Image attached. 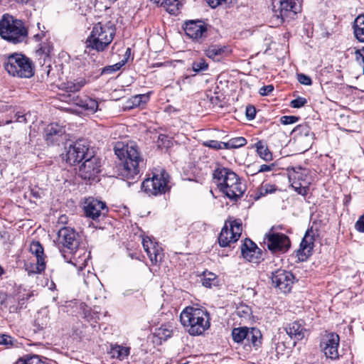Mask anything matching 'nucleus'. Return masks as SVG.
<instances>
[{"label": "nucleus", "mask_w": 364, "mask_h": 364, "mask_svg": "<svg viewBox=\"0 0 364 364\" xmlns=\"http://www.w3.org/2000/svg\"><path fill=\"white\" fill-rule=\"evenodd\" d=\"M114 149L115 154L121 161L118 166L119 175L124 179H134L139 175L144 161L138 146L134 141L127 144L118 141Z\"/></svg>", "instance_id": "nucleus-1"}, {"label": "nucleus", "mask_w": 364, "mask_h": 364, "mask_svg": "<svg viewBox=\"0 0 364 364\" xmlns=\"http://www.w3.org/2000/svg\"><path fill=\"white\" fill-rule=\"evenodd\" d=\"M116 34V26L112 21H100L95 23L85 41L89 50L102 52L111 44Z\"/></svg>", "instance_id": "nucleus-2"}, {"label": "nucleus", "mask_w": 364, "mask_h": 364, "mask_svg": "<svg viewBox=\"0 0 364 364\" xmlns=\"http://www.w3.org/2000/svg\"><path fill=\"white\" fill-rule=\"evenodd\" d=\"M180 321L191 336L202 335L210 326L209 314L193 306H187L181 311Z\"/></svg>", "instance_id": "nucleus-3"}, {"label": "nucleus", "mask_w": 364, "mask_h": 364, "mask_svg": "<svg viewBox=\"0 0 364 364\" xmlns=\"http://www.w3.org/2000/svg\"><path fill=\"white\" fill-rule=\"evenodd\" d=\"M4 66L9 75L19 78H31L34 75L35 68L32 60L21 53L9 55Z\"/></svg>", "instance_id": "nucleus-4"}, {"label": "nucleus", "mask_w": 364, "mask_h": 364, "mask_svg": "<svg viewBox=\"0 0 364 364\" xmlns=\"http://www.w3.org/2000/svg\"><path fill=\"white\" fill-rule=\"evenodd\" d=\"M0 36L16 44L24 40L27 36V30L22 21L4 14L0 19Z\"/></svg>", "instance_id": "nucleus-5"}, {"label": "nucleus", "mask_w": 364, "mask_h": 364, "mask_svg": "<svg viewBox=\"0 0 364 364\" xmlns=\"http://www.w3.org/2000/svg\"><path fill=\"white\" fill-rule=\"evenodd\" d=\"M287 172L291 187L298 194L306 196L311 183L310 171L301 166H295L288 168Z\"/></svg>", "instance_id": "nucleus-6"}, {"label": "nucleus", "mask_w": 364, "mask_h": 364, "mask_svg": "<svg viewBox=\"0 0 364 364\" xmlns=\"http://www.w3.org/2000/svg\"><path fill=\"white\" fill-rule=\"evenodd\" d=\"M301 11V0H281L278 9L274 6L272 18H276L278 24L289 22Z\"/></svg>", "instance_id": "nucleus-7"}, {"label": "nucleus", "mask_w": 364, "mask_h": 364, "mask_svg": "<svg viewBox=\"0 0 364 364\" xmlns=\"http://www.w3.org/2000/svg\"><path fill=\"white\" fill-rule=\"evenodd\" d=\"M242 231V220L240 219L229 218L227 220L218 237L220 246L225 247L237 242Z\"/></svg>", "instance_id": "nucleus-8"}, {"label": "nucleus", "mask_w": 364, "mask_h": 364, "mask_svg": "<svg viewBox=\"0 0 364 364\" xmlns=\"http://www.w3.org/2000/svg\"><path fill=\"white\" fill-rule=\"evenodd\" d=\"M169 176L164 171L160 173H154L151 178L145 179L142 184V190L149 196H157L164 193L168 189Z\"/></svg>", "instance_id": "nucleus-9"}, {"label": "nucleus", "mask_w": 364, "mask_h": 364, "mask_svg": "<svg viewBox=\"0 0 364 364\" xmlns=\"http://www.w3.org/2000/svg\"><path fill=\"white\" fill-rule=\"evenodd\" d=\"M63 159L71 166L85 160L92 153L85 139H79L67 148Z\"/></svg>", "instance_id": "nucleus-10"}, {"label": "nucleus", "mask_w": 364, "mask_h": 364, "mask_svg": "<svg viewBox=\"0 0 364 364\" xmlns=\"http://www.w3.org/2000/svg\"><path fill=\"white\" fill-rule=\"evenodd\" d=\"M264 242L273 253L287 252L291 246L289 237L284 233L274 232L273 228L265 234Z\"/></svg>", "instance_id": "nucleus-11"}, {"label": "nucleus", "mask_w": 364, "mask_h": 364, "mask_svg": "<svg viewBox=\"0 0 364 364\" xmlns=\"http://www.w3.org/2000/svg\"><path fill=\"white\" fill-rule=\"evenodd\" d=\"M58 241L59 244L68 249L70 252L77 255L78 257L81 255L80 252L84 251L78 249L80 242L79 234L70 227H63L58 230Z\"/></svg>", "instance_id": "nucleus-12"}, {"label": "nucleus", "mask_w": 364, "mask_h": 364, "mask_svg": "<svg viewBox=\"0 0 364 364\" xmlns=\"http://www.w3.org/2000/svg\"><path fill=\"white\" fill-rule=\"evenodd\" d=\"M101 159L91 153L80 166L79 176L85 180L95 181L101 171Z\"/></svg>", "instance_id": "nucleus-13"}, {"label": "nucleus", "mask_w": 364, "mask_h": 364, "mask_svg": "<svg viewBox=\"0 0 364 364\" xmlns=\"http://www.w3.org/2000/svg\"><path fill=\"white\" fill-rule=\"evenodd\" d=\"M84 214L95 221H100L105 218L108 213L106 203L94 198H87L83 205Z\"/></svg>", "instance_id": "nucleus-14"}, {"label": "nucleus", "mask_w": 364, "mask_h": 364, "mask_svg": "<svg viewBox=\"0 0 364 364\" xmlns=\"http://www.w3.org/2000/svg\"><path fill=\"white\" fill-rule=\"evenodd\" d=\"M29 250L36 257V264H26V270L28 274H40L46 269V261L43 247L38 241H32L30 244Z\"/></svg>", "instance_id": "nucleus-15"}, {"label": "nucleus", "mask_w": 364, "mask_h": 364, "mask_svg": "<svg viewBox=\"0 0 364 364\" xmlns=\"http://www.w3.org/2000/svg\"><path fill=\"white\" fill-rule=\"evenodd\" d=\"M220 191L230 199L236 200L245 193V185L242 183L240 178L235 172L230 173L229 180L227 181Z\"/></svg>", "instance_id": "nucleus-16"}, {"label": "nucleus", "mask_w": 364, "mask_h": 364, "mask_svg": "<svg viewBox=\"0 0 364 364\" xmlns=\"http://www.w3.org/2000/svg\"><path fill=\"white\" fill-rule=\"evenodd\" d=\"M339 342V336L336 333H329L323 337L320 343V347L326 358L332 360L338 358V348Z\"/></svg>", "instance_id": "nucleus-17"}, {"label": "nucleus", "mask_w": 364, "mask_h": 364, "mask_svg": "<svg viewBox=\"0 0 364 364\" xmlns=\"http://www.w3.org/2000/svg\"><path fill=\"white\" fill-rule=\"evenodd\" d=\"M294 279L291 272L283 269L276 271L272 277V283L284 294L290 292Z\"/></svg>", "instance_id": "nucleus-18"}, {"label": "nucleus", "mask_w": 364, "mask_h": 364, "mask_svg": "<svg viewBox=\"0 0 364 364\" xmlns=\"http://www.w3.org/2000/svg\"><path fill=\"white\" fill-rule=\"evenodd\" d=\"M65 128L58 124H50L44 130V138L48 144H59L65 139Z\"/></svg>", "instance_id": "nucleus-19"}, {"label": "nucleus", "mask_w": 364, "mask_h": 364, "mask_svg": "<svg viewBox=\"0 0 364 364\" xmlns=\"http://www.w3.org/2000/svg\"><path fill=\"white\" fill-rule=\"evenodd\" d=\"M243 258L250 262L258 263L262 257V250L249 238H246L240 247Z\"/></svg>", "instance_id": "nucleus-20"}, {"label": "nucleus", "mask_w": 364, "mask_h": 364, "mask_svg": "<svg viewBox=\"0 0 364 364\" xmlns=\"http://www.w3.org/2000/svg\"><path fill=\"white\" fill-rule=\"evenodd\" d=\"M183 29L187 36L196 41L205 38L207 33V26L201 21H189Z\"/></svg>", "instance_id": "nucleus-21"}, {"label": "nucleus", "mask_w": 364, "mask_h": 364, "mask_svg": "<svg viewBox=\"0 0 364 364\" xmlns=\"http://www.w3.org/2000/svg\"><path fill=\"white\" fill-rule=\"evenodd\" d=\"M142 245L152 264H156L161 260L163 257L162 248L156 242L146 237L142 239Z\"/></svg>", "instance_id": "nucleus-22"}, {"label": "nucleus", "mask_w": 364, "mask_h": 364, "mask_svg": "<svg viewBox=\"0 0 364 364\" xmlns=\"http://www.w3.org/2000/svg\"><path fill=\"white\" fill-rule=\"evenodd\" d=\"M68 99L66 100L67 102H72L79 106L88 114H94L98 109V102L95 99L87 96L83 97H80L76 95L72 96L70 94L68 95Z\"/></svg>", "instance_id": "nucleus-23"}, {"label": "nucleus", "mask_w": 364, "mask_h": 364, "mask_svg": "<svg viewBox=\"0 0 364 364\" xmlns=\"http://www.w3.org/2000/svg\"><path fill=\"white\" fill-rule=\"evenodd\" d=\"M52 50V47L48 43H42L40 47L36 50V55L38 57V63L43 68V70L49 77L51 65L50 54Z\"/></svg>", "instance_id": "nucleus-24"}, {"label": "nucleus", "mask_w": 364, "mask_h": 364, "mask_svg": "<svg viewBox=\"0 0 364 364\" xmlns=\"http://www.w3.org/2000/svg\"><path fill=\"white\" fill-rule=\"evenodd\" d=\"M287 333L296 341H301L309 334L303 320L295 321L285 328Z\"/></svg>", "instance_id": "nucleus-25"}, {"label": "nucleus", "mask_w": 364, "mask_h": 364, "mask_svg": "<svg viewBox=\"0 0 364 364\" xmlns=\"http://www.w3.org/2000/svg\"><path fill=\"white\" fill-rule=\"evenodd\" d=\"M312 234V228L308 229L301 242L300 247L297 251V254L301 260L307 258L313 250L314 238Z\"/></svg>", "instance_id": "nucleus-26"}, {"label": "nucleus", "mask_w": 364, "mask_h": 364, "mask_svg": "<svg viewBox=\"0 0 364 364\" xmlns=\"http://www.w3.org/2000/svg\"><path fill=\"white\" fill-rule=\"evenodd\" d=\"M233 172L231 169L219 165L214 169L213 171V180L220 191L222 190L227 181L229 180L230 173Z\"/></svg>", "instance_id": "nucleus-27"}, {"label": "nucleus", "mask_w": 364, "mask_h": 364, "mask_svg": "<svg viewBox=\"0 0 364 364\" xmlns=\"http://www.w3.org/2000/svg\"><path fill=\"white\" fill-rule=\"evenodd\" d=\"M130 347L124 346L117 343H110L107 353L112 358L124 360L130 353Z\"/></svg>", "instance_id": "nucleus-28"}, {"label": "nucleus", "mask_w": 364, "mask_h": 364, "mask_svg": "<svg viewBox=\"0 0 364 364\" xmlns=\"http://www.w3.org/2000/svg\"><path fill=\"white\" fill-rule=\"evenodd\" d=\"M252 148L256 149L258 156L265 161H270L273 159L272 154L264 141H258L252 145Z\"/></svg>", "instance_id": "nucleus-29"}, {"label": "nucleus", "mask_w": 364, "mask_h": 364, "mask_svg": "<svg viewBox=\"0 0 364 364\" xmlns=\"http://www.w3.org/2000/svg\"><path fill=\"white\" fill-rule=\"evenodd\" d=\"M246 343L251 344L254 347H258L262 343V333L257 328H247Z\"/></svg>", "instance_id": "nucleus-30"}, {"label": "nucleus", "mask_w": 364, "mask_h": 364, "mask_svg": "<svg viewBox=\"0 0 364 364\" xmlns=\"http://www.w3.org/2000/svg\"><path fill=\"white\" fill-rule=\"evenodd\" d=\"M353 28L355 38L359 42L364 43V15L357 16L354 21Z\"/></svg>", "instance_id": "nucleus-31"}, {"label": "nucleus", "mask_w": 364, "mask_h": 364, "mask_svg": "<svg viewBox=\"0 0 364 364\" xmlns=\"http://www.w3.org/2000/svg\"><path fill=\"white\" fill-rule=\"evenodd\" d=\"M225 47L219 45L209 46L204 51L205 55L215 61H220L225 52Z\"/></svg>", "instance_id": "nucleus-32"}, {"label": "nucleus", "mask_w": 364, "mask_h": 364, "mask_svg": "<svg viewBox=\"0 0 364 364\" xmlns=\"http://www.w3.org/2000/svg\"><path fill=\"white\" fill-rule=\"evenodd\" d=\"M86 83L87 81L85 78H79L75 81H70L62 84L61 89L65 90L66 92H71L75 94V92H78L83 86H85ZM71 95L73 96L75 95Z\"/></svg>", "instance_id": "nucleus-33"}, {"label": "nucleus", "mask_w": 364, "mask_h": 364, "mask_svg": "<svg viewBox=\"0 0 364 364\" xmlns=\"http://www.w3.org/2000/svg\"><path fill=\"white\" fill-rule=\"evenodd\" d=\"M293 133L300 137H306L311 141L313 140L314 137V132H311L310 127L307 124H303L296 126L294 129Z\"/></svg>", "instance_id": "nucleus-34"}, {"label": "nucleus", "mask_w": 364, "mask_h": 364, "mask_svg": "<svg viewBox=\"0 0 364 364\" xmlns=\"http://www.w3.org/2000/svg\"><path fill=\"white\" fill-rule=\"evenodd\" d=\"M247 327L235 328L232 331V337L235 342L242 343L247 336Z\"/></svg>", "instance_id": "nucleus-35"}, {"label": "nucleus", "mask_w": 364, "mask_h": 364, "mask_svg": "<svg viewBox=\"0 0 364 364\" xmlns=\"http://www.w3.org/2000/svg\"><path fill=\"white\" fill-rule=\"evenodd\" d=\"M247 140L242 136H238L230 139L228 141L224 143L225 149H237L245 146Z\"/></svg>", "instance_id": "nucleus-36"}, {"label": "nucleus", "mask_w": 364, "mask_h": 364, "mask_svg": "<svg viewBox=\"0 0 364 364\" xmlns=\"http://www.w3.org/2000/svg\"><path fill=\"white\" fill-rule=\"evenodd\" d=\"M218 279L215 274L210 272H204L202 284L208 288H211L217 285Z\"/></svg>", "instance_id": "nucleus-37"}, {"label": "nucleus", "mask_w": 364, "mask_h": 364, "mask_svg": "<svg viewBox=\"0 0 364 364\" xmlns=\"http://www.w3.org/2000/svg\"><path fill=\"white\" fill-rule=\"evenodd\" d=\"M16 364H47L40 356L37 355H26L24 358H19Z\"/></svg>", "instance_id": "nucleus-38"}, {"label": "nucleus", "mask_w": 364, "mask_h": 364, "mask_svg": "<svg viewBox=\"0 0 364 364\" xmlns=\"http://www.w3.org/2000/svg\"><path fill=\"white\" fill-rule=\"evenodd\" d=\"M208 67V63L204 58H200L192 63V70L197 73L207 71Z\"/></svg>", "instance_id": "nucleus-39"}, {"label": "nucleus", "mask_w": 364, "mask_h": 364, "mask_svg": "<svg viewBox=\"0 0 364 364\" xmlns=\"http://www.w3.org/2000/svg\"><path fill=\"white\" fill-rule=\"evenodd\" d=\"M126 63V60H122L120 62L115 63L112 65H108L102 69V71L100 73L101 75L102 74H107V73H113L114 72L118 71L120 70V68L124 65Z\"/></svg>", "instance_id": "nucleus-40"}, {"label": "nucleus", "mask_w": 364, "mask_h": 364, "mask_svg": "<svg viewBox=\"0 0 364 364\" xmlns=\"http://www.w3.org/2000/svg\"><path fill=\"white\" fill-rule=\"evenodd\" d=\"M92 55H87V57L85 58V60L87 63L88 67L87 68L86 63H83V66L85 67V70H90L91 73H95L98 70L99 64L95 62V60H92V63H90V60L92 59Z\"/></svg>", "instance_id": "nucleus-41"}, {"label": "nucleus", "mask_w": 364, "mask_h": 364, "mask_svg": "<svg viewBox=\"0 0 364 364\" xmlns=\"http://www.w3.org/2000/svg\"><path fill=\"white\" fill-rule=\"evenodd\" d=\"M36 323L41 328H44L47 326V311L41 310L38 313V316L36 318Z\"/></svg>", "instance_id": "nucleus-42"}, {"label": "nucleus", "mask_w": 364, "mask_h": 364, "mask_svg": "<svg viewBox=\"0 0 364 364\" xmlns=\"http://www.w3.org/2000/svg\"><path fill=\"white\" fill-rule=\"evenodd\" d=\"M355 58L356 62L363 66V73L364 74V47L355 51Z\"/></svg>", "instance_id": "nucleus-43"}, {"label": "nucleus", "mask_w": 364, "mask_h": 364, "mask_svg": "<svg viewBox=\"0 0 364 364\" xmlns=\"http://www.w3.org/2000/svg\"><path fill=\"white\" fill-rule=\"evenodd\" d=\"M149 95H138L133 98V105L134 106H140L141 104H146L149 100Z\"/></svg>", "instance_id": "nucleus-44"}, {"label": "nucleus", "mask_w": 364, "mask_h": 364, "mask_svg": "<svg viewBox=\"0 0 364 364\" xmlns=\"http://www.w3.org/2000/svg\"><path fill=\"white\" fill-rule=\"evenodd\" d=\"M276 191V186L273 184H262L260 188V194L264 196L267 193H272Z\"/></svg>", "instance_id": "nucleus-45"}, {"label": "nucleus", "mask_w": 364, "mask_h": 364, "mask_svg": "<svg viewBox=\"0 0 364 364\" xmlns=\"http://www.w3.org/2000/svg\"><path fill=\"white\" fill-rule=\"evenodd\" d=\"M14 338L8 335L2 334L0 335V345L10 347L14 346Z\"/></svg>", "instance_id": "nucleus-46"}, {"label": "nucleus", "mask_w": 364, "mask_h": 364, "mask_svg": "<svg viewBox=\"0 0 364 364\" xmlns=\"http://www.w3.org/2000/svg\"><path fill=\"white\" fill-rule=\"evenodd\" d=\"M224 143L225 142H221V141H218L216 140H210L208 141H206L205 143V145L210 148L218 150V149H225Z\"/></svg>", "instance_id": "nucleus-47"}, {"label": "nucleus", "mask_w": 364, "mask_h": 364, "mask_svg": "<svg viewBox=\"0 0 364 364\" xmlns=\"http://www.w3.org/2000/svg\"><path fill=\"white\" fill-rule=\"evenodd\" d=\"M234 0H206L208 4L213 9L222 5L223 4H230Z\"/></svg>", "instance_id": "nucleus-48"}, {"label": "nucleus", "mask_w": 364, "mask_h": 364, "mask_svg": "<svg viewBox=\"0 0 364 364\" xmlns=\"http://www.w3.org/2000/svg\"><path fill=\"white\" fill-rule=\"evenodd\" d=\"M299 120V117L296 116H282L280 118V122L282 124L287 125L296 123Z\"/></svg>", "instance_id": "nucleus-49"}, {"label": "nucleus", "mask_w": 364, "mask_h": 364, "mask_svg": "<svg viewBox=\"0 0 364 364\" xmlns=\"http://www.w3.org/2000/svg\"><path fill=\"white\" fill-rule=\"evenodd\" d=\"M306 102L307 100L306 98L298 97L291 102V106L294 108H300L303 107Z\"/></svg>", "instance_id": "nucleus-50"}, {"label": "nucleus", "mask_w": 364, "mask_h": 364, "mask_svg": "<svg viewBox=\"0 0 364 364\" xmlns=\"http://www.w3.org/2000/svg\"><path fill=\"white\" fill-rule=\"evenodd\" d=\"M298 81L304 85H311L312 84V80L311 77L305 74L300 73L297 75Z\"/></svg>", "instance_id": "nucleus-51"}, {"label": "nucleus", "mask_w": 364, "mask_h": 364, "mask_svg": "<svg viewBox=\"0 0 364 364\" xmlns=\"http://www.w3.org/2000/svg\"><path fill=\"white\" fill-rule=\"evenodd\" d=\"M274 166H275V165L274 164H262L259 167V168L257 170V171L255 173H252V175L253 176V175L257 174L259 173L271 171L274 169Z\"/></svg>", "instance_id": "nucleus-52"}, {"label": "nucleus", "mask_w": 364, "mask_h": 364, "mask_svg": "<svg viewBox=\"0 0 364 364\" xmlns=\"http://www.w3.org/2000/svg\"><path fill=\"white\" fill-rule=\"evenodd\" d=\"M355 228L359 232H364V214L355 222Z\"/></svg>", "instance_id": "nucleus-53"}, {"label": "nucleus", "mask_w": 364, "mask_h": 364, "mask_svg": "<svg viewBox=\"0 0 364 364\" xmlns=\"http://www.w3.org/2000/svg\"><path fill=\"white\" fill-rule=\"evenodd\" d=\"M273 90L274 86L272 85H268L262 87L259 90V93L262 96H266L271 93Z\"/></svg>", "instance_id": "nucleus-54"}, {"label": "nucleus", "mask_w": 364, "mask_h": 364, "mask_svg": "<svg viewBox=\"0 0 364 364\" xmlns=\"http://www.w3.org/2000/svg\"><path fill=\"white\" fill-rule=\"evenodd\" d=\"M158 333L161 338L167 339L171 336L172 331L166 328H160Z\"/></svg>", "instance_id": "nucleus-55"}, {"label": "nucleus", "mask_w": 364, "mask_h": 364, "mask_svg": "<svg viewBox=\"0 0 364 364\" xmlns=\"http://www.w3.org/2000/svg\"><path fill=\"white\" fill-rule=\"evenodd\" d=\"M256 115V109L253 106L246 107V116L248 119H253Z\"/></svg>", "instance_id": "nucleus-56"}, {"label": "nucleus", "mask_w": 364, "mask_h": 364, "mask_svg": "<svg viewBox=\"0 0 364 364\" xmlns=\"http://www.w3.org/2000/svg\"><path fill=\"white\" fill-rule=\"evenodd\" d=\"M15 117H16V121L18 122L26 123L27 122V119H26V114H20V113H16V115H15Z\"/></svg>", "instance_id": "nucleus-57"}, {"label": "nucleus", "mask_w": 364, "mask_h": 364, "mask_svg": "<svg viewBox=\"0 0 364 364\" xmlns=\"http://www.w3.org/2000/svg\"><path fill=\"white\" fill-rule=\"evenodd\" d=\"M80 308L82 310L85 317L87 318L90 314V310L85 304H80Z\"/></svg>", "instance_id": "nucleus-58"}, {"label": "nucleus", "mask_w": 364, "mask_h": 364, "mask_svg": "<svg viewBox=\"0 0 364 364\" xmlns=\"http://www.w3.org/2000/svg\"><path fill=\"white\" fill-rule=\"evenodd\" d=\"M31 193L33 196V197L35 198H41V192L40 191V190L31 189Z\"/></svg>", "instance_id": "nucleus-59"}, {"label": "nucleus", "mask_w": 364, "mask_h": 364, "mask_svg": "<svg viewBox=\"0 0 364 364\" xmlns=\"http://www.w3.org/2000/svg\"><path fill=\"white\" fill-rule=\"evenodd\" d=\"M7 301V298H4V297H0V304L1 306H3L5 304V303Z\"/></svg>", "instance_id": "nucleus-60"}, {"label": "nucleus", "mask_w": 364, "mask_h": 364, "mask_svg": "<svg viewBox=\"0 0 364 364\" xmlns=\"http://www.w3.org/2000/svg\"><path fill=\"white\" fill-rule=\"evenodd\" d=\"M18 1L22 4H26L28 1V0H18Z\"/></svg>", "instance_id": "nucleus-61"}, {"label": "nucleus", "mask_w": 364, "mask_h": 364, "mask_svg": "<svg viewBox=\"0 0 364 364\" xmlns=\"http://www.w3.org/2000/svg\"><path fill=\"white\" fill-rule=\"evenodd\" d=\"M90 255V252H89L88 255H87V257L84 259V262H86V259L89 257Z\"/></svg>", "instance_id": "nucleus-62"}, {"label": "nucleus", "mask_w": 364, "mask_h": 364, "mask_svg": "<svg viewBox=\"0 0 364 364\" xmlns=\"http://www.w3.org/2000/svg\"><path fill=\"white\" fill-rule=\"evenodd\" d=\"M256 171H257V170H255V171H254V170H252V173H251V174H252V173L256 172Z\"/></svg>", "instance_id": "nucleus-63"}, {"label": "nucleus", "mask_w": 364, "mask_h": 364, "mask_svg": "<svg viewBox=\"0 0 364 364\" xmlns=\"http://www.w3.org/2000/svg\"><path fill=\"white\" fill-rule=\"evenodd\" d=\"M94 279H95V280L96 282H97V278L95 277V276L94 277Z\"/></svg>", "instance_id": "nucleus-64"}]
</instances>
